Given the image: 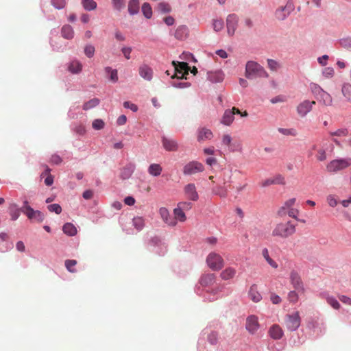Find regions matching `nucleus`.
Segmentation results:
<instances>
[{
	"mask_svg": "<svg viewBox=\"0 0 351 351\" xmlns=\"http://www.w3.org/2000/svg\"><path fill=\"white\" fill-rule=\"evenodd\" d=\"M295 232L296 224L288 221L276 223L272 230L271 235L274 237L287 239L293 235Z\"/></svg>",
	"mask_w": 351,
	"mask_h": 351,
	"instance_id": "1",
	"label": "nucleus"
},
{
	"mask_svg": "<svg viewBox=\"0 0 351 351\" xmlns=\"http://www.w3.org/2000/svg\"><path fill=\"white\" fill-rule=\"evenodd\" d=\"M245 75L249 80L268 77V74L263 67L254 61H248L247 62Z\"/></svg>",
	"mask_w": 351,
	"mask_h": 351,
	"instance_id": "2",
	"label": "nucleus"
},
{
	"mask_svg": "<svg viewBox=\"0 0 351 351\" xmlns=\"http://www.w3.org/2000/svg\"><path fill=\"white\" fill-rule=\"evenodd\" d=\"M351 166V158L335 159L329 162L326 167V171L329 173H335Z\"/></svg>",
	"mask_w": 351,
	"mask_h": 351,
	"instance_id": "3",
	"label": "nucleus"
},
{
	"mask_svg": "<svg viewBox=\"0 0 351 351\" xmlns=\"http://www.w3.org/2000/svg\"><path fill=\"white\" fill-rule=\"evenodd\" d=\"M21 212L27 216V217L37 223H41L45 219L44 214L38 210L33 209L27 200L23 202V205L21 208Z\"/></svg>",
	"mask_w": 351,
	"mask_h": 351,
	"instance_id": "4",
	"label": "nucleus"
},
{
	"mask_svg": "<svg viewBox=\"0 0 351 351\" xmlns=\"http://www.w3.org/2000/svg\"><path fill=\"white\" fill-rule=\"evenodd\" d=\"M311 89L319 103L326 106H331L332 105L333 99L332 96L324 91L319 86L314 84L311 86Z\"/></svg>",
	"mask_w": 351,
	"mask_h": 351,
	"instance_id": "5",
	"label": "nucleus"
},
{
	"mask_svg": "<svg viewBox=\"0 0 351 351\" xmlns=\"http://www.w3.org/2000/svg\"><path fill=\"white\" fill-rule=\"evenodd\" d=\"M206 263L213 271H219L224 266L223 258L216 252H210L206 257Z\"/></svg>",
	"mask_w": 351,
	"mask_h": 351,
	"instance_id": "6",
	"label": "nucleus"
},
{
	"mask_svg": "<svg viewBox=\"0 0 351 351\" xmlns=\"http://www.w3.org/2000/svg\"><path fill=\"white\" fill-rule=\"evenodd\" d=\"M204 171V165L198 161L193 160L186 163L183 167V173L186 176H192Z\"/></svg>",
	"mask_w": 351,
	"mask_h": 351,
	"instance_id": "7",
	"label": "nucleus"
},
{
	"mask_svg": "<svg viewBox=\"0 0 351 351\" xmlns=\"http://www.w3.org/2000/svg\"><path fill=\"white\" fill-rule=\"evenodd\" d=\"M315 104V101H309L308 99L301 101L296 107V112L298 116L302 118L306 117L312 110Z\"/></svg>",
	"mask_w": 351,
	"mask_h": 351,
	"instance_id": "8",
	"label": "nucleus"
},
{
	"mask_svg": "<svg viewBox=\"0 0 351 351\" xmlns=\"http://www.w3.org/2000/svg\"><path fill=\"white\" fill-rule=\"evenodd\" d=\"M286 326L291 331L295 330L300 325V317L298 312L287 315L285 320Z\"/></svg>",
	"mask_w": 351,
	"mask_h": 351,
	"instance_id": "9",
	"label": "nucleus"
},
{
	"mask_svg": "<svg viewBox=\"0 0 351 351\" xmlns=\"http://www.w3.org/2000/svg\"><path fill=\"white\" fill-rule=\"evenodd\" d=\"M239 17L235 14H229L226 18L227 32L230 36H232L237 28Z\"/></svg>",
	"mask_w": 351,
	"mask_h": 351,
	"instance_id": "10",
	"label": "nucleus"
},
{
	"mask_svg": "<svg viewBox=\"0 0 351 351\" xmlns=\"http://www.w3.org/2000/svg\"><path fill=\"white\" fill-rule=\"evenodd\" d=\"M290 281L293 288L298 291V293H304V288L303 282L299 274L296 271H291L290 273Z\"/></svg>",
	"mask_w": 351,
	"mask_h": 351,
	"instance_id": "11",
	"label": "nucleus"
},
{
	"mask_svg": "<svg viewBox=\"0 0 351 351\" xmlns=\"http://www.w3.org/2000/svg\"><path fill=\"white\" fill-rule=\"evenodd\" d=\"M184 193L186 199L196 202L199 199V195L196 186L193 183L187 184L184 187Z\"/></svg>",
	"mask_w": 351,
	"mask_h": 351,
	"instance_id": "12",
	"label": "nucleus"
},
{
	"mask_svg": "<svg viewBox=\"0 0 351 351\" xmlns=\"http://www.w3.org/2000/svg\"><path fill=\"white\" fill-rule=\"evenodd\" d=\"M245 328L250 334H254L259 328L258 317L256 315H250L246 319Z\"/></svg>",
	"mask_w": 351,
	"mask_h": 351,
	"instance_id": "13",
	"label": "nucleus"
},
{
	"mask_svg": "<svg viewBox=\"0 0 351 351\" xmlns=\"http://www.w3.org/2000/svg\"><path fill=\"white\" fill-rule=\"evenodd\" d=\"M159 214L162 219L163 221L169 226H176L177 222L176 219L171 217L168 210L166 208L162 207L159 210Z\"/></svg>",
	"mask_w": 351,
	"mask_h": 351,
	"instance_id": "14",
	"label": "nucleus"
},
{
	"mask_svg": "<svg viewBox=\"0 0 351 351\" xmlns=\"http://www.w3.org/2000/svg\"><path fill=\"white\" fill-rule=\"evenodd\" d=\"M138 73L144 80L151 81L154 73L152 69L149 65L143 64L138 68Z\"/></svg>",
	"mask_w": 351,
	"mask_h": 351,
	"instance_id": "15",
	"label": "nucleus"
},
{
	"mask_svg": "<svg viewBox=\"0 0 351 351\" xmlns=\"http://www.w3.org/2000/svg\"><path fill=\"white\" fill-rule=\"evenodd\" d=\"M173 64L175 66L176 71L178 73H181V79H186V75L189 74V71L190 70L188 63L184 62H178L176 63L175 62H173Z\"/></svg>",
	"mask_w": 351,
	"mask_h": 351,
	"instance_id": "16",
	"label": "nucleus"
},
{
	"mask_svg": "<svg viewBox=\"0 0 351 351\" xmlns=\"http://www.w3.org/2000/svg\"><path fill=\"white\" fill-rule=\"evenodd\" d=\"M162 143L163 147L168 152H175L178 149V143L172 138L162 137Z\"/></svg>",
	"mask_w": 351,
	"mask_h": 351,
	"instance_id": "17",
	"label": "nucleus"
},
{
	"mask_svg": "<svg viewBox=\"0 0 351 351\" xmlns=\"http://www.w3.org/2000/svg\"><path fill=\"white\" fill-rule=\"evenodd\" d=\"M312 150L317 151L315 157L318 161L322 162V161H324L326 160L327 155H326V149L324 148H323L322 147H319L317 145H313L311 147V151L309 152V155H313Z\"/></svg>",
	"mask_w": 351,
	"mask_h": 351,
	"instance_id": "18",
	"label": "nucleus"
},
{
	"mask_svg": "<svg viewBox=\"0 0 351 351\" xmlns=\"http://www.w3.org/2000/svg\"><path fill=\"white\" fill-rule=\"evenodd\" d=\"M134 165L132 163L126 165L120 170V178L122 180L130 178L134 172Z\"/></svg>",
	"mask_w": 351,
	"mask_h": 351,
	"instance_id": "19",
	"label": "nucleus"
},
{
	"mask_svg": "<svg viewBox=\"0 0 351 351\" xmlns=\"http://www.w3.org/2000/svg\"><path fill=\"white\" fill-rule=\"evenodd\" d=\"M269 336L274 339H280L283 336V331L279 325L274 324L269 330Z\"/></svg>",
	"mask_w": 351,
	"mask_h": 351,
	"instance_id": "20",
	"label": "nucleus"
},
{
	"mask_svg": "<svg viewBox=\"0 0 351 351\" xmlns=\"http://www.w3.org/2000/svg\"><path fill=\"white\" fill-rule=\"evenodd\" d=\"M296 201L295 198H291L288 200H287L282 206H281L278 211V215L280 217H283L285 215H287V210L291 208H293V205L295 204Z\"/></svg>",
	"mask_w": 351,
	"mask_h": 351,
	"instance_id": "21",
	"label": "nucleus"
},
{
	"mask_svg": "<svg viewBox=\"0 0 351 351\" xmlns=\"http://www.w3.org/2000/svg\"><path fill=\"white\" fill-rule=\"evenodd\" d=\"M223 73L221 71L207 73V79L213 83L220 82L223 80Z\"/></svg>",
	"mask_w": 351,
	"mask_h": 351,
	"instance_id": "22",
	"label": "nucleus"
},
{
	"mask_svg": "<svg viewBox=\"0 0 351 351\" xmlns=\"http://www.w3.org/2000/svg\"><path fill=\"white\" fill-rule=\"evenodd\" d=\"M213 134L210 130L203 128L198 132L197 141H204L206 140H210L213 138Z\"/></svg>",
	"mask_w": 351,
	"mask_h": 351,
	"instance_id": "23",
	"label": "nucleus"
},
{
	"mask_svg": "<svg viewBox=\"0 0 351 351\" xmlns=\"http://www.w3.org/2000/svg\"><path fill=\"white\" fill-rule=\"evenodd\" d=\"M236 273L237 271L234 268L228 267L221 272L220 277L224 280H228L233 278Z\"/></svg>",
	"mask_w": 351,
	"mask_h": 351,
	"instance_id": "24",
	"label": "nucleus"
},
{
	"mask_svg": "<svg viewBox=\"0 0 351 351\" xmlns=\"http://www.w3.org/2000/svg\"><path fill=\"white\" fill-rule=\"evenodd\" d=\"M68 69L72 73H79L82 69V64L80 61L75 60L69 63Z\"/></svg>",
	"mask_w": 351,
	"mask_h": 351,
	"instance_id": "25",
	"label": "nucleus"
},
{
	"mask_svg": "<svg viewBox=\"0 0 351 351\" xmlns=\"http://www.w3.org/2000/svg\"><path fill=\"white\" fill-rule=\"evenodd\" d=\"M249 296L250 299L254 302H258L261 301V300L262 299V296L258 291L257 287L255 285H252L250 287V289L249 291Z\"/></svg>",
	"mask_w": 351,
	"mask_h": 351,
	"instance_id": "26",
	"label": "nucleus"
},
{
	"mask_svg": "<svg viewBox=\"0 0 351 351\" xmlns=\"http://www.w3.org/2000/svg\"><path fill=\"white\" fill-rule=\"evenodd\" d=\"M289 12L287 10L286 6L280 7L276 10L275 16L278 20L283 21L289 15Z\"/></svg>",
	"mask_w": 351,
	"mask_h": 351,
	"instance_id": "27",
	"label": "nucleus"
},
{
	"mask_svg": "<svg viewBox=\"0 0 351 351\" xmlns=\"http://www.w3.org/2000/svg\"><path fill=\"white\" fill-rule=\"evenodd\" d=\"M234 121L233 112L230 110H226L223 115L221 123L230 125Z\"/></svg>",
	"mask_w": 351,
	"mask_h": 351,
	"instance_id": "28",
	"label": "nucleus"
},
{
	"mask_svg": "<svg viewBox=\"0 0 351 351\" xmlns=\"http://www.w3.org/2000/svg\"><path fill=\"white\" fill-rule=\"evenodd\" d=\"M62 36L66 39H72L74 36V32L71 25H66L62 28Z\"/></svg>",
	"mask_w": 351,
	"mask_h": 351,
	"instance_id": "29",
	"label": "nucleus"
},
{
	"mask_svg": "<svg viewBox=\"0 0 351 351\" xmlns=\"http://www.w3.org/2000/svg\"><path fill=\"white\" fill-rule=\"evenodd\" d=\"M162 167L159 164H151L148 167V173L153 176H158L162 172Z\"/></svg>",
	"mask_w": 351,
	"mask_h": 351,
	"instance_id": "30",
	"label": "nucleus"
},
{
	"mask_svg": "<svg viewBox=\"0 0 351 351\" xmlns=\"http://www.w3.org/2000/svg\"><path fill=\"white\" fill-rule=\"evenodd\" d=\"M139 10V1L130 0L128 3V12L131 15L136 14Z\"/></svg>",
	"mask_w": 351,
	"mask_h": 351,
	"instance_id": "31",
	"label": "nucleus"
},
{
	"mask_svg": "<svg viewBox=\"0 0 351 351\" xmlns=\"http://www.w3.org/2000/svg\"><path fill=\"white\" fill-rule=\"evenodd\" d=\"M64 234L69 236H74L77 233V229L71 223H66L62 228Z\"/></svg>",
	"mask_w": 351,
	"mask_h": 351,
	"instance_id": "32",
	"label": "nucleus"
},
{
	"mask_svg": "<svg viewBox=\"0 0 351 351\" xmlns=\"http://www.w3.org/2000/svg\"><path fill=\"white\" fill-rule=\"evenodd\" d=\"M341 93L346 99L351 103V84L345 83L341 88Z\"/></svg>",
	"mask_w": 351,
	"mask_h": 351,
	"instance_id": "33",
	"label": "nucleus"
},
{
	"mask_svg": "<svg viewBox=\"0 0 351 351\" xmlns=\"http://www.w3.org/2000/svg\"><path fill=\"white\" fill-rule=\"evenodd\" d=\"M262 255L267 262V263L273 268L276 269L278 267V264L276 261H274L269 254V250L267 248H264L262 250Z\"/></svg>",
	"mask_w": 351,
	"mask_h": 351,
	"instance_id": "34",
	"label": "nucleus"
},
{
	"mask_svg": "<svg viewBox=\"0 0 351 351\" xmlns=\"http://www.w3.org/2000/svg\"><path fill=\"white\" fill-rule=\"evenodd\" d=\"M173 214H174V219H176V221L177 220L184 222L186 221V217L185 215V213L183 212V210L181 209V208L177 207L173 210Z\"/></svg>",
	"mask_w": 351,
	"mask_h": 351,
	"instance_id": "35",
	"label": "nucleus"
},
{
	"mask_svg": "<svg viewBox=\"0 0 351 351\" xmlns=\"http://www.w3.org/2000/svg\"><path fill=\"white\" fill-rule=\"evenodd\" d=\"M84 8L88 11L94 10L97 8V3L94 0H82Z\"/></svg>",
	"mask_w": 351,
	"mask_h": 351,
	"instance_id": "36",
	"label": "nucleus"
},
{
	"mask_svg": "<svg viewBox=\"0 0 351 351\" xmlns=\"http://www.w3.org/2000/svg\"><path fill=\"white\" fill-rule=\"evenodd\" d=\"M21 208H18L16 204H13L10 207V215L12 221L16 220L20 216Z\"/></svg>",
	"mask_w": 351,
	"mask_h": 351,
	"instance_id": "37",
	"label": "nucleus"
},
{
	"mask_svg": "<svg viewBox=\"0 0 351 351\" xmlns=\"http://www.w3.org/2000/svg\"><path fill=\"white\" fill-rule=\"evenodd\" d=\"M99 104V99L97 98H93L88 101L84 103L83 105V109L84 110H90L95 106H97Z\"/></svg>",
	"mask_w": 351,
	"mask_h": 351,
	"instance_id": "38",
	"label": "nucleus"
},
{
	"mask_svg": "<svg viewBox=\"0 0 351 351\" xmlns=\"http://www.w3.org/2000/svg\"><path fill=\"white\" fill-rule=\"evenodd\" d=\"M278 132L285 136H295L298 134V132L294 128H280L278 129Z\"/></svg>",
	"mask_w": 351,
	"mask_h": 351,
	"instance_id": "39",
	"label": "nucleus"
},
{
	"mask_svg": "<svg viewBox=\"0 0 351 351\" xmlns=\"http://www.w3.org/2000/svg\"><path fill=\"white\" fill-rule=\"evenodd\" d=\"M142 12L147 19H150L152 16V9L149 3H144L142 5Z\"/></svg>",
	"mask_w": 351,
	"mask_h": 351,
	"instance_id": "40",
	"label": "nucleus"
},
{
	"mask_svg": "<svg viewBox=\"0 0 351 351\" xmlns=\"http://www.w3.org/2000/svg\"><path fill=\"white\" fill-rule=\"evenodd\" d=\"M133 226L138 230H141L145 226L144 219L141 217H136L132 220Z\"/></svg>",
	"mask_w": 351,
	"mask_h": 351,
	"instance_id": "41",
	"label": "nucleus"
},
{
	"mask_svg": "<svg viewBox=\"0 0 351 351\" xmlns=\"http://www.w3.org/2000/svg\"><path fill=\"white\" fill-rule=\"evenodd\" d=\"M157 9L161 13L165 14L171 12V8L169 3L165 2H160L158 4Z\"/></svg>",
	"mask_w": 351,
	"mask_h": 351,
	"instance_id": "42",
	"label": "nucleus"
},
{
	"mask_svg": "<svg viewBox=\"0 0 351 351\" xmlns=\"http://www.w3.org/2000/svg\"><path fill=\"white\" fill-rule=\"evenodd\" d=\"M349 134L348 130L347 128H340L334 132H330V136H336L339 137H345L347 136Z\"/></svg>",
	"mask_w": 351,
	"mask_h": 351,
	"instance_id": "43",
	"label": "nucleus"
},
{
	"mask_svg": "<svg viewBox=\"0 0 351 351\" xmlns=\"http://www.w3.org/2000/svg\"><path fill=\"white\" fill-rule=\"evenodd\" d=\"M215 276L213 274L205 275L201 278V283L202 285L212 284L215 281Z\"/></svg>",
	"mask_w": 351,
	"mask_h": 351,
	"instance_id": "44",
	"label": "nucleus"
},
{
	"mask_svg": "<svg viewBox=\"0 0 351 351\" xmlns=\"http://www.w3.org/2000/svg\"><path fill=\"white\" fill-rule=\"evenodd\" d=\"M299 294H302V293H298L297 290H293L289 291L288 293V300L291 303H296L299 299Z\"/></svg>",
	"mask_w": 351,
	"mask_h": 351,
	"instance_id": "45",
	"label": "nucleus"
},
{
	"mask_svg": "<svg viewBox=\"0 0 351 351\" xmlns=\"http://www.w3.org/2000/svg\"><path fill=\"white\" fill-rule=\"evenodd\" d=\"M112 3L114 10L121 11L125 6V0H112Z\"/></svg>",
	"mask_w": 351,
	"mask_h": 351,
	"instance_id": "46",
	"label": "nucleus"
},
{
	"mask_svg": "<svg viewBox=\"0 0 351 351\" xmlns=\"http://www.w3.org/2000/svg\"><path fill=\"white\" fill-rule=\"evenodd\" d=\"M327 303L330 305L334 309L339 310L341 307L339 302L332 296H328L326 298Z\"/></svg>",
	"mask_w": 351,
	"mask_h": 351,
	"instance_id": "47",
	"label": "nucleus"
},
{
	"mask_svg": "<svg viewBox=\"0 0 351 351\" xmlns=\"http://www.w3.org/2000/svg\"><path fill=\"white\" fill-rule=\"evenodd\" d=\"M77 264V261L75 260H66L65 261V267L67 269V270L71 273H75L76 272V269L74 268V267Z\"/></svg>",
	"mask_w": 351,
	"mask_h": 351,
	"instance_id": "48",
	"label": "nucleus"
},
{
	"mask_svg": "<svg viewBox=\"0 0 351 351\" xmlns=\"http://www.w3.org/2000/svg\"><path fill=\"white\" fill-rule=\"evenodd\" d=\"M106 71L110 73V79L113 82H117L118 81V73L116 69H112V68L108 66L106 69Z\"/></svg>",
	"mask_w": 351,
	"mask_h": 351,
	"instance_id": "49",
	"label": "nucleus"
},
{
	"mask_svg": "<svg viewBox=\"0 0 351 351\" xmlns=\"http://www.w3.org/2000/svg\"><path fill=\"white\" fill-rule=\"evenodd\" d=\"M213 26L215 32H219L223 28L224 23L221 19H215L213 20Z\"/></svg>",
	"mask_w": 351,
	"mask_h": 351,
	"instance_id": "50",
	"label": "nucleus"
},
{
	"mask_svg": "<svg viewBox=\"0 0 351 351\" xmlns=\"http://www.w3.org/2000/svg\"><path fill=\"white\" fill-rule=\"evenodd\" d=\"M104 125H105V123L104 122L103 120H101L100 119H95L92 123V126H93V129H95L96 130L103 129L104 128Z\"/></svg>",
	"mask_w": 351,
	"mask_h": 351,
	"instance_id": "51",
	"label": "nucleus"
},
{
	"mask_svg": "<svg viewBox=\"0 0 351 351\" xmlns=\"http://www.w3.org/2000/svg\"><path fill=\"white\" fill-rule=\"evenodd\" d=\"M213 192L221 197H226L228 195V190L224 186H218Z\"/></svg>",
	"mask_w": 351,
	"mask_h": 351,
	"instance_id": "52",
	"label": "nucleus"
},
{
	"mask_svg": "<svg viewBox=\"0 0 351 351\" xmlns=\"http://www.w3.org/2000/svg\"><path fill=\"white\" fill-rule=\"evenodd\" d=\"M326 202L332 208L335 207L338 204L337 199L335 195H328L326 197Z\"/></svg>",
	"mask_w": 351,
	"mask_h": 351,
	"instance_id": "53",
	"label": "nucleus"
},
{
	"mask_svg": "<svg viewBox=\"0 0 351 351\" xmlns=\"http://www.w3.org/2000/svg\"><path fill=\"white\" fill-rule=\"evenodd\" d=\"M283 180H284L283 178H281V177L279 178V180L268 179V180L263 182L261 184V186H269L272 184H283L284 183Z\"/></svg>",
	"mask_w": 351,
	"mask_h": 351,
	"instance_id": "54",
	"label": "nucleus"
},
{
	"mask_svg": "<svg viewBox=\"0 0 351 351\" xmlns=\"http://www.w3.org/2000/svg\"><path fill=\"white\" fill-rule=\"evenodd\" d=\"M95 47L91 45H88L84 47V53L88 58H92L95 54Z\"/></svg>",
	"mask_w": 351,
	"mask_h": 351,
	"instance_id": "55",
	"label": "nucleus"
},
{
	"mask_svg": "<svg viewBox=\"0 0 351 351\" xmlns=\"http://www.w3.org/2000/svg\"><path fill=\"white\" fill-rule=\"evenodd\" d=\"M50 212H54L56 214H60L62 212L61 206L58 204H50L47 206Z\"/></svg>",
	"mask_w": 351,
	"mask_h": 351,
	"instance_id": "56",
	"label": "nucleus"
},
{
	"mask_svg": "<svg viewBox=\"0 0 351 351\" xmlns=\"http://www.w3.org/2000/svg\"><path fill=\"white\" fill-rule=\"evenodd\" d=\"M340 45L347 49L351 51V38H342L340 40Z\"/></svg>",
	"mask_w": 351,
	"mask_h": 351,
	"instance_id": "57",
	"label": "nucleus"
},
{
	"mask_svg": "<svg viewBox=\"0 0 351 351\" xmlns=\"http://www.w3.org/2000/svg\"><path fill=\"white\" fill-rule=\"evenodd\" d=\"M52 5L57 9H62L66 5V0H51Z\"/></svg>",
	"mask_w": 351,
	"mask_h": 351,
	"instance_id": "58",
	"label": "nucleus"
},
{
	"mask_svg": "<svg viewBox=\"0 0 351 351\" xmlns=\"http://www.w3.org/2000/svg\"><path fill=\"white\" fill-rule=\"evenodd\" d=\"M298 213H299V210L298 209H295L293 208H291L287 210V214L289 217H291L295 219H297V220H298Z\"/></svg>",
	"mask_w": 351,
	"mask_h": 351,
	"instance_id": "59",
	"label": "nucleus"
},
{
	"mask_svg": "<svg viewBox=\"0 0 351 351\" xmlns=\"http://www.w3.org/2000/svg\"><path fill=\"white\" fill-rule=\"evenodd\" d=\"M217 339H218V335L217 332H211L208 336V341L211 343V344H215L217 341Z\"/></svg>",
	"mask_w": 351,
	"mask_h": 351,
	"instance_id": "60",
	"label": "nucleus"
},
{
	"mask_svg": "<svg viewBox=\"0 0 351 351\" xmlns=\"http://www.w3.org/2000/svg\"><path fill=\"white\" fill-rule=\"evenodd\" d=\"M267 64H268L269 68L272 71L277 70V69L279 66L278 63L276 61L271 60V59L267 60Z\"/></svg>",
	"mask_w": 351,
	"mask_h": 351,
	"instance_id": "61",
	"label": "nucleus"
},
{
	"mask_svg": "<svg viewBox=\"0 0 351 351\" xmlns=\"http://www.w3.org/2000/svg\"><path fill=\"white\" fill-rule=\"evenodd\" d=\"M123 106L125 108H129L133 112H136L138 110V106L132 103H130V101H125L123 103Z\"/></svg>",
	"mask_w": 351,
	"mask_h": 351,
	"instance_id": "62",
	"label": "nucleus"
},
{
	"mask_svg": "<svg viewBox=\"0 0 351 351\" xmlns=\"http://www.w3.org/2000/svg\"><path fill=\"white\" fill-rule=\"evenodd\" d=\"M339 300L343 302L345 304L351 306V298L344 295H338Z\"/></svg>",
	"mask_w": 351,
	"mask_h": 351,
	"instance_id": "63",
	"label": "nucleus"
},
{
	"mask_svg": "<svg viewBox=\"0 0 351 351\" xmlns=\"http://www.w3.org/2000/svg\"><path fill=\"white\" fill-rule=\"evenodd\" d=\"M232 142V137L229 134H224L222 136V143L224 145L230 146Z\"/></svg>",
	"mask_w": 351,
	"mask_h": 351,
	"instance_id": "64",
	"label": "nucleus"
}]
</instances>
